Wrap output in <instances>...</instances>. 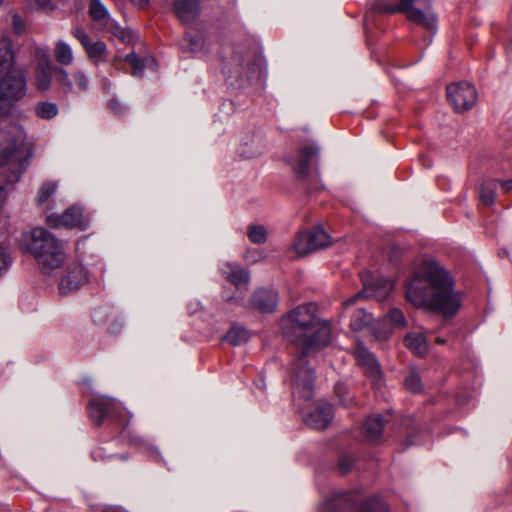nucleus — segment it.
Instances as JSON below:
<instances>
[{
    "mask_svg": "<svg viewBox=\"0 0 512 512\" xmlns=\"http://www.w3.org/2000/svg\"><path fill=\"white\" fill-rule=\"evenodd\" d=\"M54 57L61 65H70L73 61V51L69 44L59 40L54 47Z\"/></svg>",
    "mask_w": 512,
    "mask_h": 512,
    "instance_id": "c85d7f7f",
    "label": "nucleus"
},
{
    "mask_svg": "<svg viewBox=\"0 0 512 512\" xmlns=\"http://www.w3.org/2000/svg\"><path fill=\"white\" fill-rule=\"evenodd\" d=\"M54 74L55 82L64 94L68 95L74 93L75 90L72 80L70 79L68 72L64 68L56 65V67L54 68Z\"/></svg>",
    "mask_w": 512,
    "mask_h": 512,
    "instance_id": "7c9ffc66",
    "label": "nucleus"
},
{
    "mask_svg": "<svg viewBox=\"0 0 512 512\" xmlns=\"http://www.w3.org/2000/svg\"><path fill=\"white\" fill-rule=\"evenodd\" d=\"M498 185L501 186V188L504 192H509L512 190V179H508V180L501 181V182L498 181Z\"/></svg>",
    "mask_w": 512,
    "mask_h": 512,
    "instance_id": "09e8293b",
    "label": "nucleus"
},
{
    "mask_svg": "<svg viewBox=\"0 0 512 512\" xmlns=\"http://www.w3.org/2000/svg\"><path fill=\"white\" fill-rule=\"evenodd\" d=\"M48 59L39 61L34 70V84L38 91L46 92L50 89L54 79V68Z\"/></svg>",
    "mask_w": 512,
    "mask_h": 512,
    "instance_id": "dca6fc26",
    "label": "nucleus"
},
{
    "mask_svg": "<svg viewBox=\"0 0 512 512\" xmlns=\"http://www.w3.org/2000/svg\"><path fill=\"white\" fill-rule=\"evenodd\" d=\"M12 26L16 34H20L24 30V21L18 14L13 15Z\"/></svg>",
    "mask_w": 512,
    "mask_h": 512,
    "instance_id": "49530a36",
    "label": "nucleus"
},
{
    "mask_svg": "<svg viewBox=\"0 0 512 512\" xmlns=\"http://www.w3.org/2000/svg\"><path fill=\"white\" fill-rule=\"evenodd\" d=\"M125 61L131 65L133 76L141 77L143 75L145 64L144 61L136 55V53L130 52L126 54Z\"/></svg>",
    "mask_w": 512,
    "mask_h": 512,
    "instance_id": "c9c22d12",
    "label": "nucleus"
},
{
    "mask_svg": "<svg viewBox=\"0 0 512 512\" xmlns=\"http://www.w3.org/2000/svg\"><path fill=\"white\" fill-rule=\"evenodd\" d=\"M387 319L395 327L402 328L406 325V319H405L404 313L398 308L391 309L389 311V313L387 314Z\"/></svg>",
    "mask_w": 512,
    "mask_h": 512,
    "instance_id": "4c0bfd02",
    "label": "nucleus"
},
{
    "mask_svg": "<svg viewBox=\"0 0 512 512\" xmlns=\"http://www.w3.org/2000/svg\"><path fill=\"white\" fill-rule=\"evenodd\" d=\"M28 91L26 76L20 70L13 69L0 79V101L13 106L25 98Z\"/></svg>",
    "mask_w": 512,
    "mask_h": 512,
    "instance_id": "423d86ee",
    "label": "nucleus"
},
{
    "mask_svg": "<svg viewBox=\"0 0 512 512\" xmlns=\"http://www.w3.org/2000/svg\"><path fill=\"white\" fill-rule=\"evenodd\" d=\"M250 339L249 331L239 325H233L225 335V340L233 346L242 345Z\"/></svg>",
    "mask_w": 512,
    "mask_h": 512,
    "instance_id": "bb28decb",
    "label": "nucleus"
},
{
    "mask_svg": "<svg viewBox=\"0 0 512 512\" xmlns=\"http://www.w3.org/2000/svg\"><path fill=\"white\" fill-rule=\"evenodd\" d=\"M330 242L329 234L321 227H315L309 231L299 233L293 244V249L298 255L303 256L327 247Z\"/></svg>",
    "mask_w": 512,
    "mask_h": 512,
    "instance_id": "6e6552de",
    "label": "nucleus"
},
{
    "mask_svg": "<svg viewBox=\"0 0 512 512\" xmlns=\"http://www.w3.org/2000/svg\"><path fill=\"white\" fill-rule=\"evenodd\" d=\"M31 155L10 132H0V179L5 185L17 183L30 163Z\"/></svg>",
    "mask_w": 512,
    "mask_h": 512,
    "instance_id": "20e7f679",
    "label": "nucleus"
},
{
    "mask_svg": "<svg viewBox=\"0 0 512 512\" xmlns=\"http://www.w3.org/2000/svg\"><path fill=\"white\" fill-rule=\"evenodd\" d=\"M34 112L40 119L49 120L58 115L59 108L54 102L40 101L35 104Z\"/></svg>",
    "mask_w": 512,
    "mask_h": 512,
    "instance_id": "c756f323",
    "label": "nucleus"
},
{
    "mask_svg": "<svg viewBox=\"0 0 512 512\" xmlns=\"http://www.w3.org/2000/svg\"><path fill=\"white\" fill-rule=\"evenodd\" d=\"M357 512H388L386 504L378 497L366 500L361 506L356 507Z\"/></svg>",
    "mask_w": 512,
    "mask_h": 512,
    "instance_id": "473e14b6",
    "label": "nucleus"
},
{
    "mask_svg": "<svg viewBox=\"0 0 512 512\" xmlns=\"http://www.w3.org/2000/svg\"><path fill=\"white\" fill-rule=\"evenodd\" d=\"M354 504L350 502L346 494H336L325 500L320 508V512H342V510L352 508Z\"/></svg>",
    "mask_w": 512,
    "mask_h": 512,
    "instance_id": "4be33fe9",
    "label": "nucleus"
},
{
    "mask_svg": "<svg viewBox=\"0 0 512 512\" xmlns=\"http://www.w3.org/2000/svg\"><path fill=\"white\" fill-rule=\"evenodd\" d=\"M384 421L381 415L369 416L361 427V432L368 442L376 443L381 439Z\"/></svg>",
    "mask_w": 512,
    "mask_h": 512,
    "instance_id": "6ab92c4d",
    "label": "nucleus"
},
{
    "mask_svg": "<svg viewBox=\"0 0 512 512\" xmlns=\"http://www.w3.org/2000/svg\"><path fill=\"white\" fill-rule=\"evenodd\" d=\"M76 86L81 92H85L89 88V77L83 70H76L73 74Z\"/></svg>",
    "mask_w": 512,
    "mask_h": 512,
    "instance_id": "58836bf2",
    "label": "nucleus"
},
{
    "mask_svg": "<svg viewBox=\"0 0 512 512\" xmlns=\"http://www.w3.org/2000/svg\"><path fill=\"white\" fill-rule=\"evenodd\" d=\"M174 12L182 23L193 22L200 13V3L198 0H176Z\"/></svg>",
    "mask_w": 512,
    "mask_h": 512,
    "instance_id": "a211bd4d",
    "label": "nucleus"
},
{
    "mask_svg": "<svg viewBox=\"0 0 512 512\" xmlns=\"http://www.w3.org/2000/svg\"><path fill=\"white\" fill-rule=\"evenodd\" d=\"M497 187L498 181L495 179H488L482 182L479 189V198L484 205L492 206L495 203Z\"/></svg>",
    "mask_w": 512,
    "mask_h": 512,
    "instance_id": "393cba45",
    "label": "nucleus"
},
{
    "mask_svg": "<svg viewBox=\"0 0 512 512\" xmlns=\"http://www.w3.org/2000/svg\"><path fill=\"white\" fill-rule=\"evenodd\" d=\"M370 10L379 14L402 13L409 21L427 30H434L436 27L431 0H399L397 5L390 4L387 0H374Z\"/></svg>",
    "mask_w": 512,
    "mask_h": 512,
    "instance_id": "39448f33",
    "label": "nucleus"
},
{
    "mask_svg": "<svg viewBox=\"0 0 512 512\" xmlns=\"http://www.w3.org/2000/svg\"><path fill=\"white\" fill-rule=\"evenodd\" d=\"M57 184L52 181H45L42 183L38 190L36 197V203L38 206H42L51 196H53L57 190Z\"/></svg>",
    "mask_w": 512,
    "mask_h": 512,
    "instance_id": "72a5a7b5",
    "label": "nucleus"
},
{
    "mask_svg": "<svg viewBox=\"0 0 512 512\" xmlns=\"http://www.w3.org/2000/svg\"><path fill=\"white\" fill-rule=\"evenodd\" d=\"M319 158V147L312 143L302 147L296 159L292 162V168L300 178H306L310 165Z\"/></svg>",
    "mask_w": 512,
    "mask_h": 512,
    "instance_id": "4468645a",
    "label": "nucleus"
},
{
    "mask_svg": "<svg viewBox=\"0 0 512 512\" xmlns=\"http://www.w3.org/2000/svg\"><path fill=\"white\" fill-rule=\"evenodd\" d=\"M507 51H508L509 53H511V52H512V39H511V40L509 41V43L507 44Z\"/></svg>",
    "mask_w": 512,
    "mask_h": 512,
    "instance_id": "864d4df0",
    "label": "nucleus"
},
{
    "mask_svg": "<svg viewBox=\"0 0 512 512\" xmlns=\"http://www.w3.org/2000/svg\"><path fill=\"white\" fill-rule=\"evenodd\" d=\"M405 388L411 393H419L423 389V384L419 373L415 369H411L404 380Z\"/></svg>",
    "mask_w": 512,
    "mask_h": 512,
    "instance_id": "f704fd0d",
    "label": "nucleus"
},
{
    "mask_svg": "<svg viewBox=\"0 0 512 512\" xmlns=\"http://www.w3.org/2000/svg\"><path fill=\"white\" fill-rule=\"evenodd\" d=\"M3 4V0H0V6Z\"/></svg>",
    "mask_w": 512,
    "mask_h": 512,
    "instance_id": "13d9d810",
    "label": "nucleus"
},
{
    "mask_svg": "<svg viewBox=\"0 0 512 512\" xmlns=\"http://www.w3.org/2000/svg\"><path fill=\"white\" fill-rule=\"evenodd\" d=\"M131 3L138 6L139 8H144L148 5V0H130Z\"/></svg>",
    "mask_w": 512,
    "mask_h": 512,
    "instance_id": "3c124183",
    "label": "nucleus"
},
{
    "mask_svg": "<svg viewBox=\"0 0 512 512\" xmlns=\"http://www.w3.org/2000/svg\"><path fill=\"white\" fill-rule=\"evenodd\" d=\"M84 50L88 56V58L94 63L98 64L102 61V56L107 50V46L103 41H90L87 46L84 47Z\"/></svg>",
    "mask_w": 512,
    "mask_h": 512,
    "instance_id": "2f4dec72",
    "label": "nucleus"
},
{
    "mask_svg": "<svg viewBox=\"0 0 512 512\" xmlns=\"http://www.w3.org/2000/svg\"><path fill=\"white\" fill-rule=\"evenodd\" d=\"M363 290L356 293L344 302L346 308L350 307L356 300L363 297H375L378 300L384 299L391 291L393 284L389 280L377 279L375 282L370 280L371 275L368 271L361 273Z\"/></svg>",
    "mask_w": 512,
    "mask_h": 512,
    "instance_id": "1a4fd4ad",
    "label": "nucleus"
},
{
    "mask_svg": "<svg viewBox=\"0 0 512 512\" xmlns=\"http://www.w3.org/2000/svg\"><path fill=\"white\" fill-rule=\"evenodd\" d=\"M334 391L342 405L348 406L350 404V400L346 397L349 394L348 387L344 383H337L334 387Z\"/></svg>",
    "mask_w": 512,
    "mask_h": 512,
    "instance_id": "ea45409f",
    "label": "nucleus"
},
{
    "mask_svg": "<svg viewBox=\"0 0 512 512\" xmlns=\"http://www.w3.org/2000/svg\"><path fill=\"white\" fill-rule=\"evenodd\" d=\"M88 273L81 264H73L68 267L66 275L59 283V292L68 294L78 290L88 282Z\"/></svg>",
    "mask_w": 512,
    "mask_h": 512,
    "instance_id": "ddd939ff",
    "label": "nucleus"
},
{
    "mask_svg": "<svg viewBox=\"0 0 512 512\" xmlns=\"http://www.w3.org/2000/svg\"><path fill=\"white\" fill-rule=\"evenodd\" d=\"M15 63V56L12 51V46L9 40L3 39L0 41V74L12 71Z\"/></svg>",
    "mask_w": 512,
    "mask_h": 512,
    "instance_id": "5701e85b",
    "label": "nucleus"
},
{
    "mask_svg": "<svg viewBox=\"0 0 512 512\" xmlns=\"http://www.w3.org/2000/svg\"><path fill=\"white\" fill-rule=\"evenodd\" d=\"M71 34L81 43L83 48L91 41L90 36L81 27H73Z\"/></svg>",
    "mask_w": 512,
    "mask_h": 512,
    "instance_id": "a19ab883",
    "label": "nucleus"
},
{
    "mask_svg": "<svg viewBox=\"0 0 512 512\" xmlns=\"http://www.w3.org/2000/svg\"><path fill=\"white\" fill-rule=\"evenodd\" d=\"M29 4L34 8H39L45 11H53L56 6L51 0H28Z\"/></svg>",
    "mask_w": 512,
    "mask_h": 512,
    "instance_id": "37998d69",
    "label": "nucleus"
},
{
    "mask_svg": "<svg viewBox=\"0 0 512 512\" xmlns=\"http://www.w3.org/2000/svg\"><path fill=\"white\" fill-rule=\"evenodd\" d=\"M436 341H437V343H439V344H444V343L446 342V340H445V339H443V338H441V337H438V338L436 339Z\"/></svg>",
    "mask_w": 512,
    "mask_h": 512,
    "instance_id": "6e6d98bb",
    "label": "nucleus"
},
{
    "mask_svg": "<svg viewBox=\"0 0 512 512\" xmlns=\"http://www.w3.org/2000/svg\"><path fill=\"white\" fill-rule=\"evenodd\" d=\"M278 301V293L274 289H258L251 297L252 306L264 313L273 312Z\"/></svg>",
    "mask_w": 512,
    "mask_h": 512,
    "instance_id": "2eb2a0df",
    "label": "nucleus"
},
{
    "mask_svg": "<svg viewBox=\"0 0 512 512\" xmlns=\"http://www.w3.org/2000/svg\"><path fill=\"white\" fill-rule=\"evenodd\" d=\"M120 459L124 460L126 457L124 455L119 456Z\"/></svg>",
    "mask_w": 512,
    "mask_h": 512,
    "instance_id": "4d7b16f0",
    "label": "nucleus"
},
{
    "mask_svg": "<svg viewBox=\"0 0 512 512\" xmlns=\"http://www.w3.org/2000/svg\"><path fill=\"white\" fill-rule=\"evenodd\" d=\"M353 465V459L350 456H342L338 462V469L342 474H346L350 471Z\"/></svg>",
    "mask_w": 512,
    "mask_h": 512,
    "instance_id": "c03bdc74",
    "label": "nucleus"
},
{
    "mask_svg": "<svg viewBox=\"0 0 512 512\" xmlns=\"http://www.w3.org/2000/svg\"><path fill=\"white\" fill-rule=\"evenodd\" d=\"M88 14L96 22L107 23L110 18V13L101 0H90Z\"/></svg>",
    "mask_w": 512,
    "mask_h": 512,
    "instance_id": "cd10ccee",
    "label": "nucleus"
},
{
    "mask_svg": "<svg viewBox=\"0 0 512 512\" xmlns=\"http://www.w3.org/2000/svg\"><path fill=\"white\" fill-rule=\"evenodd\" d=\"M247 235L250 241L255 244H263L267 240V232L262 225L250 226Z\"/></svg>",
    "mask_w": 512,
    "mask_h": 512,
    "instance_id": "e433bc0d",
    "label": "nucleus"
},
{
    "mask_svg": "<svg viewBox=\"0 0 512 512\" xmlns=\"http://www.w3.org/2000/svg\"><path fill=\"white\" fill-rule=\"evenodd\" d=\"M372 321L373 316L371 313L367 312L364 308H357L351 316L350 327L354 331H361L367 328Z\"/></svg>",
    "mask_w": 512,
    "mask_h": 512,
    "instance_id": "a878e982",
    "label": "nucleus"
},
{
    "mask_svg": "<svg viewBox=\"0 0 512 512\" xmlns=\"http://www.w3.org/2000/svg\"><path fill=\"white\" fill-rule=\"evenodd\" d=\"M447 98L458 113L468 111L477 102V91L469 82H458L447 87Z\"/></svg>",
    "mask_w": 512,
    "mask_h": 512,
    "instance_id": "0eeeda50",
    "label": "nucleus"
},
{
    "mask_svg": "<svg viewBox=\"0 0 512 512\" xmlns=\"http://www.w3.org/2000/svg\"><path fill=\"white\" fill-rule=\"evenodd\" d=\"M239 300H242V296H228L227 301L229 302H238Z\"/></svg>",
    "mask_w": 512,
    "mask_h": 512,
    "instance_id": "603ef678",
    "label": "nucleus"
},
{
    "mask_svg": "<svg viewBox=\"0 0 512 512\" xmlns=\"http://www.w3.org/2000/svg\"><path fill=\"white\" fill-rule=\"evenodd\" d=\"M223 277L234 284L237 289L246 287L249 282V274L239 265L234 263H225L221 267Z\"/></svg>",
    "mask_w": 512,
    "mask_h": 512,
    "instance_id": "aec40b11",
    "label": "nucleus"
},
{
    "mask_svg": "<svg viewBox=\"0 0 512 512\" xmlns=\"http://www.w3.org/2000/svg\"><path fill=\"white\" fill-rule=\"evenodd\" d=\"M204 39L200 34L186 33L180 42V48L184 53L196 55L202 51Z\"/></svg>",
    "mask_w": 512,
    "mask_h": 512,
    "instance_id": "b1692460",
    "label": "nucleus"
},
{
    "mask_svg": "<svg viewBox=\"0 0 512 512\" xmlns=\"http://www.w3.org/2000/svg\"><path fill=\"white\" fill-rule=\"evenodd\" d=\"M406 297L416 307L455 315L461 306V296L454 290L450 274L435 260L424 261L409 281Z\"/></svg>",
    "mask_w": 512,
    "mask_h": 512,
    "instance_id": "f03ea898",
    "label": "nucleus"
},
{
    "mask_svg": "<svg viewBox=\"0 0 512 512\" xmlns=\"http://www.w3.org/2000/svg\"><path fill=\"white\" fill-rule=\"evenodd\" d=\"M281 328L283 335L302 349L291 365L294 401H309L313 397L315 374L306 358L311 349L324 348L331 342V325L317 316L315 303H306L283 316Z\"/></svg>",
    "mask_w": 512,
    "mask_h": 512,
    "instance_id": "f257e3e1",
    "label": "nucleus"
},
{
    "mask_svg": "<svg viewBox=\"0 0 512 512\" xmlns=\"http://www.w3.org/2000/svg\"><path fill=\"white\" fill-rule=\"evenodd\" d=\"M354 354L365 374L371 378L374 384L381 385L382 372L375 356L362 343L357 344Z\"/></svg>",
    "mask_w": 512,
    "mask_h": 512,
    "instance_id": "f8f14e48",
    "label": "nucleus"
},
{
    "mask_svg": "<svg viewBox=\"0 0 512 512\" xmlns=\"http://www.w3.org/2000/svg\"><path fill=\"white\" fill-rule=\"evenodd\" d=\"M91 456L94 461H106L111 458L112 455H106L104 448L97 447L91 452Z\"/></svg>",
    "mask_w": 512,
    "mask_h": 512,
    "instance_id": "a18cd8bd",
    "label": "nucleus"
},
{
    "mask_svg": "<svg viewBox=\"0 0 512 512\" xmlns=\"http://www.w3.org/2000/svg\"><path fill=\"white\" fill-rule=\"evenodd\" d=\"M87 410L89 417L97 426L101 425L106 417L117 418L121 413L119 404L114 399L104 396L92 398Z\"/></svg>",
    "mask_w": 512,
    "mask_h": 512,
    "instance_id": "9d476101",
    "label": "nucleus"
},
{
    "mask_svg": "<svg viewBox=\"0 0 512 512\" xmlns=\"http://www.w3.org/2000/svg\"><path fill=\"white\" fill-rule=\"evenodd\" d=\"M25 249L43 273H50L65 261L62 243L48 230L36 227L24 236Z\"/></svg>",
    "mask_w": 512,
    "mask_h": 512,
    "instance_id": "7ed1b4c3",
    "label": "nucleus"
},
{
    "mask_svg": "<svg viewBox=\"0 0 512 512\" xmlns=\"http://www.w3.org/2000/svg\"><path fill=\"white\" fill-rule=\"evenodd\" d=\"M263 152V148L260 145H255L250 149L248 144L241 147L240 154L245 158H253L260 155Z\"/></svg>",
    "mask_w": 512,
    "mask_h": 512,
    "instance_id": "79ce46f5",
    "label": "nucleus"
},
{
    "mask_svg": "<svg viewBox=\"0 0 512 512\" xmlns=\"http://www.w3.org/2000/svg\"><path fill=\"white\" fill-rule=\"evenodd\" d=\"M304 422L313 429H325L333 419V407L325 401H318L308 412L302 411Z\"/></svg>",
    "mask_w": 512,
    "mask_h": 512,
    "instance_id": "9b49d317",
    "label": "nucleus"
},
{
    "mask_svg": "<svg viewBox=\"0 0 512 512\" xmlns=\"http://www.w3.org/2000/svg\"><path fill=\"white\" fill-rule=\"evenodd\" d=\"M109 106L116 114L120 115L125 112V107L118 100H111Z\"/></svg>",
    "mask_w": 512,
    "mask_h": 512,
    "instance_id": "de8ad7c7",
    "label": "nucleus"
},
{
    "mask_svg": "<svg viewBox=\"0 0 512 512\" xmlns=\"http://www.w3.org/2000/svg\"><path fill=\"white\" fill-rule=\"evenodd\" d=\"M420 442H418L414 436H409L406 441H405V447H409V446H412V445H416V444H419Z\"/></svg>",
    "mask_w": 512,
    "mask_h": 512,
    "instance_id": "8fccbe9b",
    "label": "nucleus"
},
{
    "mask_svg": "<svg viewBox=\"0 0 512 512\" xmlns=\"http://www.w3.org/2000/svg\"><path fill=\"white\" fill-rule=\"evenodd\" d=\"M404 344L410 351L419 356H424L428 350L426 337L421 331L408 333L404 338Z\"/></svg>",
    "mask_w": 512,
    "mask_h": 512,
    "instance_id": "412c9836",
    "label": "nucleus"
},
{
    "mask_svg": "<svg viewBox=\"0 0 512 512\" xmlns=\"http://www.w3.org/2000/svg\"><path fill=\"white\" fill-rule=\"evenodd\" d=\"M82 209L78 206H72L66 209L62 215L48 217V223L54 227H67L73 228L82 223Z\"/></svg>",
    "mask_w": 512,
    "mask_h": 512,
    "instance_id": "f3484780",
    "label": "nucleus"
},
{
    "mask_svg": "<svg viewBox=\"0 0 512 512\" xmlns=\"http://www.w3.org/2000/svg\"><path fill=\"white\" fill-rule=\"evenodd\" d=\"M108 85H110V83H109V81L107 80V78H105V77H104V78H103V86H104V88L106 89V87H107Z\"/></svg>",
    "mask_w": 512,
    "mask_h": 512,
    "instance_id": "5fc2aeb1",
    "label": "nucleus"
}]
</instances>
